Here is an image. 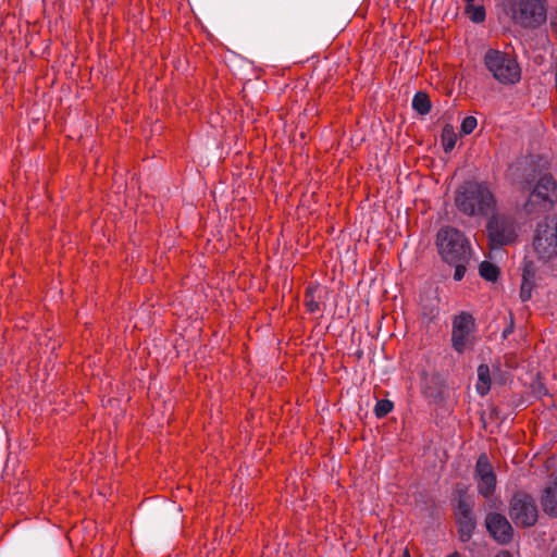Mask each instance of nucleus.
<instances>
[{"label": "nucleus", "instance_id": "obj_3", "mask_svg": "<svg viewBox=\"0 0 557 557\" xmlns=\"http://www.w3.org/2000/svg\"><path fill=\"white\" fill-rule=\"evenodd\" d=\"M522 190H529L527 200L522 206L528 216L539 218L553 210L557 203V182L549 173L540 176L533 186L527 178Z\"/></svg>", "mask_w": 557, "mask_h": 557}, {"label": "nucleus", "instance_id": "obj_6", "mask_svg": "<svg viewBox=\"0 0 557 557\" xmlns=\"http://www.w3.org/2000/svg\"><path fill=\"white\" fill-rule=\"evenodd\" d=\"M486 69L502 84H516L520 81L521 71L518 62L508 53L490 49L484 57Z\"/></svg>", "mask_w": 557, "mask_h": 557}, {"label": "nucleus", "instance_id": "obj_17", "mask_svg": "<svg viewBox=\"0 0 557 557\" xmlns=\"http://www.w3.org/2000/svg\"><path fill=\"white\" fill-rule=\"evenodd\" d=\"M412 108L421 115L428 114L432 108L429 95L424 91H418L413 96Z\"/></svg>", "mask_w": 557, "mask_h": 557}, {"label": "nucleus", "instance_id": "obj_16", "mask_svg": "<svg viewBox=\"0 0 557 557\" xmlns=\"http://www.w3.org/2000/svg\"><path fill=\"white\" fill-rule=\"evenodd\" d=\"M465 13L473 23H483L486 18V11L482 3L475 4V0H465Z\"/></svg>", "mask_w": 557, "mask_h": 557}, {"label": "nucleus", "instance_id": "obj_8", "mask_svg": "<svg viewBox=\"0 0 557 557\" xmlns=\"http://www.w3.org/2000/svg\"><path fill=\"white\" fill-rule=\"evenodd\" d=\"M533 248L540 260L547 262L557 256V219L554 225L539 223L533 237Z\"/></svg>", "mask_w": 557, "mask_h": 557}, {"label": "nucleus", "instance_id": "obj_13", "mask_svg": "<svg viewBox=\"0 0 557 557\" xmlns=\"http://www.w3.org/2000/svg\"><path fill=\"white\" fill-rule=\"evenodd\" d=\"M456 520L458 537L461 542L467 543L472 539L476 528V520L474 516L467 518H458Z\"/></svg>", "mask_w": 557, "mask_h": 557}, {"label": "nucleus", "instance_id": "obj_30", "mask_svg": "<svg viewBox=\"0 0 557 557\" xmlns=\"http://www.w3.org/2000/svg\"><path fill=\"white\" fill-rule=\"evenodd\" d=\"M401 557H411L410 556V553L408 550V548H406L404 552H403V556Z\"/></svg>", "mask_w": 557, "mask_h": 557}, {"label": "nucleus", "instance_id": "obj_19", "mask_svg": "<svg viewBox=\"0 0 557 557\" xmlns=\"http://www.w3.org/2000/svg\"><path fill=\"white\" fill-rule=\"evenodd\" d=\"M457 143V135L451 125H445L442 132V145L445 152L451 151Z\"/></svg>", "mask_w": 557, "mask_h": 557}, {"label": "nucleus", "instance_id": "obj_18", "mask_svg": "<svg viewBox=\"0 0 557 557\" xmlns=\"http://www.w3.org/2000/svg\"><path fill=\"white\" fill-rule=\"evenodd\" d=\"M479 273L484 280L488 282H496L499 277L500 271L496 264L484 260L480 263Z\"/></svg>", "mask_w": 557, "mask_h": 557}, {"label": "nucleus", "instance_id": "obj_23", "mask_svg": "<svg viewBox=\"0 0 557 557\" xmlns=\"http://www.w3.org/2000/svg\"><path fill=\"white\" fill-rule=\"evenodd\" d=\"M537 268L532 260H524L522 263V277L535 280Z\"/></svg>", "mask_w": 557, "mask_h": 557}, {"label": "nucleus", "instance_id": "obj_15", "mask_svg": "<svg viewBox=\"0 0 557 557\" xmlns=\"http://www.w3.org/2000/svg\"><path fill=\"white\" fill-rule=\"evenodd\" d=\"M542 506L550 517H557V484L545 490L542 497Z\"/></svg>", "mask_w": 557, "mask_h": 557}, {"label": "nucleus", "instance_id": "obj_7", "mask_svg": "<svg viewBox=\"0 0 557 557\" xmlns=\"http://www.w3.org/2000/svg\"><path fill=\"white\" fill-rule=\"evenodd\" d=\"M509 516L517 527H533L539 519L534 498L524 492H517L509 502Z\"/></svg>", "mask_w": 557, "mask_h": 557}, {"label": "nucleus", "instance_id": "obj_14", "mask_svg": "<svg viewBox=\"0 0 557 557\" xmlns=\"http://www.w3.org/2000/svg\"><path fill=\"white\" fill-rule=\"evenodd\" d=\"M478 382L475 385L476 392L481 396L488 394L492 385L491 370L486 363H481L478 367Z\"/></svg>", "mask_w": 557, "mask_h": 557}, {"label": "nucleus", "instance_id": "obj_4", "mask_svg": "<svg viewBox=\"0 0 557 557\" xmlns=\"http://www.w3.org/2000/svg\"><path fill=\"white\" fill-rule=\"evenodd\" d=\"M502 10L523 29H536L547 20V0H502Z\"/></svg>", "mask_w": 557, "mask_h": 557}, {"label": "nucleus", "instance_id": "obj_32", "mask_svg": "<svg viewBox=\"0 0 557 557\" xmlns=\"http://www.w3.org/2000/svg\"><path fill=\"white\" fill-rule=\"evenodd\" d=\"M481 2H484L485 0H480Z\"/></svg>", "mask_w": 557, "mask_h": 557}, {"label": "nucleus", "instance_id": "obj_24", "mask_svg": "<svg viewBox=\"0 0 557 557\" xmlns=\"http://www.w3.org/2000/svg\"><path fill=\"white\" fill-rule=\"evenodd\" d=\"M476 125H478V121L474 116H472V115L466 116L461 122L460 132L463 135H469L474 131Z\"/></svg>", "mask_w": 557, "mask_h": 557}, {"label": "nucleus", "instance_id": "obj_1", "mask_svg": "<svg viewBox=\"0 0 557 557\" xmlns=\"http://www.w3.org/2000/svg\"><path fill=\"white\" fill-rule=\"evenodd\" d=\"M436 247L441 259L455 268L454 280L461 281L471 260V245L466 235L453 226L437 231Z\"/></svg>", "mask_w": 557, "mask_h": 557}, {"label": "nucleus", "instance_id": "obj_29", "mask_svg": "<svg viewBox=\"0 0 557 557\" xmlns=\"http://www.w3.org/2000/svg\"><path fill=\"white\" fill-rule=\"evenodd\" d=\"M446 557H461V556L458 552H454V553L447 555Z\"/></svg>", "mask_w": 557, "mask_h": 557}, {"label": "nucleus", "instance_id": "obj_9", "mask_svg": "<svg viewBox=\"0 0 557 557\" xmlns=\"http://www.w3.org/2000/svg\"><path fill=\"white\" fill-rule=\"evenodd\" d=\"M473 479L476 483L478 493L482 497L490 499L495 494L497 476L486 453L479 455L474 466Z\"/></svg>", "mask_w": 557, "mask_h": 557}, {"label": "nucleus", "instance_id": "obj_10", "mask_svg": "<svg viewBox=\"0 0 557 557\" xmlns=\"http://www.w3.org/2000/svg\"><path fill=\"white\" fill-rule=\"evenodd\" d=\"M475 327L471 313L462 311L453 319L451 346L459 355L463 354L470 344V335Z\"/></svg>", "mask_w": 557, "mask_h": 557}, {"label": "nucleus", "instance_id": "obj_20", "mask_svg": "<svg viewBox=\"0 0 557 557\" xmlns=\"http://www.w3.org/2000/svg\"><path fill=\"white\" fill-rule=\"evenodd\" d=\"M318 290L317 286H307L305 290V306L310 313H313L320 309L319 302L315 300L314 294Z\"/></svg>", "mask_w": 557, "mask_h": 557}, {"label": "nucleus", "instance_id": "obj_31", "mask_svg": "<svg viewBox=\"0 0 557 557\" xmlns=\"http://www.w3.org/2000/svg\"><path fill=\"white\" fill-rule=\"evenodd\" d=\"M550 557H557V547L553 550L552 553V556Z\"/></svg>", "mask_w": 557, "mask_h": 557}, {"label": "nucleus", "instance_id": "obj_22", "mask_svg": "<svg viewBox=\"0 0 557 557\" xmlns=\"http://www.w3.org/2000/svg\"><path fill=\"white\" fill-rule=\"evenodd\" d=\"M535 286V280L523 278L520 287V299L528 301L532 297V290Z\"/></svg>", "mask_w": 557, "mask_h": 557}, {"label": "nucleus", "instance_id": "obj_26", "mask_svg": "<svg viewBox=\"0 0 557 557\" xmlns=\"http://www.w3.org/2000/svg\"><path fill=\"white\" fill-rule=\"evenodd\" d=\"M515 331V320H513V317L512 314L510 313L509 315V323L508 325L504 329L503 333H502V337L504 339H506L511 333H513Z\"/></svg>", "mask_w": 557, "mask_h": 557}, {"label": "nucleus", "instance_id": "obj_12", "mask_svg": "<svg viewBox=\"0 0 557 557\" xmlns=\"http://www.w3.org/2000/svg\"><path fill=\"white\" fill-rule=\"evenodd\" d=\"M455 497L453 499L455 519L467 518L473 515V499L468 494L467 485L457 483L454 491Z\"/></svg>", "mask_w": 557, "mask_h": 557}, {"label": "nucleus", "instance_id": "obj_2", "mask_svg": "<svg viewBox=\"0 0 557 557\" xmlns=\"http://www.w3.org/2000/svg\"><path fill=\"white\" fill-rule=\"evenodd\" d=\"M455 206L469 218L488 216L496 210V199L486 183L466 181L455 193Z\"/></svg>", "mask_w": 557, "mask_h": 557}, {"label": "nucleus", "instance_id": "obj_11", "mask_svg": "<svg viewBox=\"0 0 557 557\" xmlns=\"http://www.w3.org/2000/svg\"><path fill=\"white\" fill-rule=\"evenodd\" d=\"M485 527L490 535L502 545L509 544L513 537V529L507 518L498 512H488Z\"/></svg>", "mask_w": 557, "mask_h": 557}, {"label": "nucleus", "instance_id": "obj_5", "mask_svg": "<svg viewBox=\"0 0 557 557\" xmlns=\"http://www.w3.org/2000/svg\"><path fill=\"white\" fill-rule=\"evenodd\" d=\"M485 230L488 246L493 249L511 245L518 237L516 219L507 213H490Z\"/></svg>", "mask_w": 557, "mask_h": 557}, {"label": "nucleus", "instance_id": "obj_27", "mask_svg": "<svg viewBox=\"0 0 557 557\" xmlns=\"http://www.w3.org/2000/svg\"><path fill=\"white\" fill-rule=\"evenodd\" d=\"M496 557H513L509 552L503 550L496 555Z\"/></svg>", "mask_w": 557, "mask_h": 557}, {"label": "nucleus", "instance_id": "obj_25", "mask_svg": "<svg viewBox=\"0 0 557 557\" xmlns=\"http://www.w3.org/2000/svg\"><path fill=\"white\" fill-rule=\"evenodd\" d=\"M532 392L534 395H536L537 397H542L544 395H547V388L545 387V385L542 383V382H535L533 385H532Z\"/></svg>", "mask_w": 557, "mask_h": 557}, {"label": "nucleus", "instance_id": "obj_28", "mask_svg": "<svg viewBox=\"0 0 557 557\" xmlns=\"http://www.w3.org/2000/svg\"><path fill=\"white\" fill-rule=\"evenodd\" d=\"M550 25H552L553 30H555L557 33V17L552 21Z\"/></svg>", "mask_w": 557, "mask_h": 557}, {"label": "nucleus", "instance_id": "obj_21", "mask_svg": "<svg viewBox=\"0 0 557 557\" xmlns=\"http://www.w3.org/2000/svg\"><path fill=\"white\" fill-rule=\"evenodd\" d=\"M393 401L389 399H380L374 407V414L376 418L382 419L386 417L393 410Z\"/></svg>", "mask_w": 557, "mask_h": 557}]
</instances>
